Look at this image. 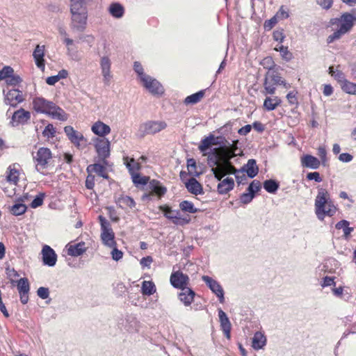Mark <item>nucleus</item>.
I'll use <instances>...</instances> for the list:
<instances>
[{
	"mask_svg": "<svg viewBox=\"0 0 356 356\" xmlns=\"http://www.w3.org/2000/svg\"><path fill=\"white\" fill-rule=\"evenodd\" d=\"M278 22V19L274 15L270 19L266 20L264 22V28L266 30H271Z\"/></svg>",
	"mask_w": 356,
	"mask_h": 356,
	"instance_id": "obj_57",
	"label": "nucleus"
},
{
	"mask_svg": "<svg viewBox=\"0 0 356 356\" xmlns=\"http://www.w3.org/2000/svg\"><path fill=\"white\" fill-rule=\"evenodd\" d=\"M44 45L37 44L33 52V56L36 66L42 71L45 68V60L44 59Z\"/></svg>",
	"mask_w": 356,
	"mask_h": 356,
	"instance_id": "obj_23",
	"label": "nucleus"
},
{
	"mask_svg": "<svg viewBox=\"0 0 356 356\" xmlns=\"http://www.w3.org/2000/svg\"><path fill=\"white\" fill-rule=\"evenodd\" d=\"M159 210H161L163 213L164 216L165 218H167L168 219H169L170 220H172V218H175L177 220H179L178 218H177L175 216H174L175 211L172 210L171 209V207H170L169 206L161 205L159 207Z\"/></svg>",
	"mask_w": 356,
	"mask_h": 356,
	"instance_id": "obj_47",
	"label": "nucleus"
},
{
	"mask_svg": "<svg viewBox=\"0 0 356 356\" xmlns=\"http://www.w3.org/2000/svg\"><path fill=\"white\" fill-rule=\"evenodd\" d=\"M237 143L238 140H236L230 146L213 148L209 153V163L212 167L211 171L218 180H220L226 175L236 172V168L230 160L238 154Z\"/></svg>",
	"mask_w": 356,
	"mask_h": 356,
	"instance_id": "obj_1",
	"label": "nucleus"
},
{
	"mask_svg": "<svg viewBox=\"0 0 356 356\" xmlns=\"http://www.w3.org/2000/svg\"><path fill=\"white\" fill-rule=\"evenodd\" d=\"M276 51H279L284 59L286 60H290L292 58V54L288 50L286 47L280 45L278 47H275Z\"/></svg>",
	"mask_w": 356,
	"mask_h": 356,
	"instance_id": "obj_50",
	"label": "nucleus"
},
{
	"mask_svg": "<svg viewBox=\"0 0 356 356\" xmlns=\"http://www.w3.org/2000/svg\"><path fill=\"white\" fill-rule=\"evenodd\" d=\"M6 181L14 186L17 185L20 175V165L18 163L10 165L6 170Z\"/></svg>",
	"mask_w": 356,
	"mask_h": 356,
	"instance_id": "obj_20",
	"label": "nucleus"
},
{
	"mask_svg": "<svg viewBox=\"0 0 356 356\" xmlns=\"http://www.w3.org/2000/svg\"><path fill=\"white\" fill-rule=\"evenodd\" d=\"M318 156L321 159V162L323 164V165L325 166L327 163V151L324 146H320L318 149Z\"/></svg>",
	"mask_w": 356,
	"mask_h": 356,
	"instance_id": "obj_54",
	"label": "nucleus"
},
{
	"mask_svg": "<svg viewBox=\"0 0 356 356\" xmlns=\"http://www.w3.org/2000/svg\"><path fill=\"white\" fill-rule=\"evenodd\" d=\"M25 99L22 91L18 89L9 90L5 94L4 102L7 105L16 107L19 104Z\"/></svg>",
	"mask_w": 356,
	"mask_h": 356,
	"instance_id": "obj_15",
	"label": "nucleus"
},
{
	"mask_svg": "<svg viewBox=\"0 0 356 356\" xmlns=\"http://www.w3.org/2000/svg\"><path fill=\"white\" fill-rule=\"evenodd\" d=\"M167 127L165 121L149 120L140 126V129L145 135H154Z\"/></svg>",
	"mask_w": 356,
	"mask_h": 356,
	"instance_id": "obj_12",
	"label": "nucleus"
},
{
	"mask_svg": "<svg viewBox=\"0 0 356 356\" xmlns=\"http://www.w3.org/2000/svg\"><path fill=\"white\" fill-rule=\"evenodd\" d=\"M264 188L267 192L275 193L279 188V184L273 179H268L264 182Z\"/></svg>",
	"mask_w": 356,
	"mask_h": 356,
	"instance_id": "obj_44",
	"label": "nucleus"
},
{
	"mask_svg": "<svg viewBox=\"0 0 356 356\" xmlns=\"http://www.w3.org/2000/svg\"><path fill=\"white\" fill-rule=\"evenodd\" d=\"M279 85L287 88L285 81L277 73H268L264 79L262 93L265 95H273Z\"/></svg>",
	"mask_w": 356,
	"mask_h": 356,
	"instance_id": "obj_7",
	"label": "nucleus"
},
{
	"mask_svg": "<svg viewBox=\"0 0 356 356\" xmlns=\"http://www.w3.org/2000/svg\"><path fill=\"white\" fill-rule=\"evenodd\" d=\"M33 106L34 110L38 113L48 114L60 120H66L65 113L62 108L56 106L54 103L47 101L42 97L34 98Z\"/></svg>",
	"mask_w": 356,
	"mask_h": 356,
	"instance_id": "obj_5",
	"label": "nucleus"
},
{
	"mask_svg": "<svg viewBox=\"0 0 356 356\" xmlns=\"http://www.w3.org/2000/svg\"><path fill=\"white\" fill-rule=\"evenodd\" d=\"M218 144H219V142L216 140L213 134H210L209 136L201 140V143L199 145V149L200 152H204L207 151L211 145Z\"/></svg>",
	"mask_w": 356,
	"mask_h": 356,
	"instance_id": "obj_33",
	"label": "nucleus"
},
{
	"mask_svg": "<svg viewBox=\"0 0 356 356\" xmlns=\"http://www.w3.org/2000/svg\"><path fill=\"white\" fill-rule=\"evenodd\" d=\"M72 20L70 27L72 30L83 32L87 25L88 12L71 13Z\"/></svg>",
	"mask_w": 356,
	"mask_h": 356,
	"instance_id": "obj_10",
	"label": "nucleus"
},
{
	"mask_svg": "<svg viewBox=\"0 0 356 356\" xmlns=\"http://www.w3.org/2000/svg\"><path fill=\"white\" fill-rule=\"evenodd\" d=\"M112 248H113V250L111 251L112 259L115 261H119L120 259H121L123 256V252L121 250L116 248V246H115Z\"/></svg>",
	"mask_w": 356,
	"mask_h": 356,
	"instance_id": "obj_63",
	"label": "nucleus"
},
{
	"mask_svg": "<svg viewBox=\"0 0 356 356\" xmlns=\"http://www.w3.org/2000/svg\"><path fill=\"white\" fill-rule=\"evenodd\" d=\"M205 94L204 90H200L197 92L192 94L188 97H186L184 99V104L186 105L188 104H195L200 102L202 98L204 97Z\"/></svg>",
	"mask_w": 356,
	"mask_h": 356,
	"instance_id": "obj_36",
	"label": "nucleus"
},
{
	"mask_svg": "<svg viewBox=\"0 0 356 356\" xmlns=\"http://www.w3.org/2000/svg\"><path fill=\"white\" fill-rule=\"evenodd\" d=\"M335 285H336V282L334 281V277H328V276L325 277L321 283V286L323 288L326 287V286H334Z\"/></svg>",
	"mask_w": 356,
	"mask_h": 356,
	"instance_id": "obj_62",
	"label": "nucleus"
},
{
	"mask_svg": "<svg viewBox=\"0 0 356 356\" xmlns=\"http://www.w3.org/2000/svg\"><path fill=\"white\" fill-rule=\"evenodd\" d=\"M245 172L247 173V175L250 177H254L259 172V168L256 164V161L254 159L248 160L245 169L244 168Z\"/></svg>",
	"mask_w": 356,
	"mask_h": 356,
	"instance_id": "obj_35",
	"label": "nucleus"
},
{
	"mask_svg": "<svg viewBox=\"0 0 356 356\" xmlns=\"http://www.w3.org/2000/svg\"><path fill=\"white\" fill-rule=\"evenodd\" d=\"M95 177L93 175H92L91 173H88V175L86 177V187L88 188V189H93L94 186H95Z\"/></svg>",
	"mask_w": 356,
	"mask_h": 356,
	"instance_id": "obj_59",
	"label": "nucleus"
},
{
	"mask_svg": "<svg viewBox=\"0 0 356 356\" xmlns=\"http://www.w3.org/2000/svg\"><path fill=\"white\" fill-rule=\"evenodd\" d=\"M186 188L191 193L197 195L204 193L201 184L194 178H190L185 184Z\"/></svg>",
	"mask_w": 356,
	"mask_h": 356,
	"instance_id": "obj_27",
	"label": "nucleus"
},
{
	"mask_svg": "<svg viewBox=\"0 0 356 356\" xmlns=\"http://www.w3.org/2000/svg\"><path fill=\"white\" fill-rule=\"evenodd\" d=\"M282 100L280 97L275 96L273 97H267L264 102V108L268 111L275 110L277 106H280Z\"/></svg>",
	"mask_w": 356,
	"mask_h": 356,
	"instance_id": "obj_31",
	"label": "nucleus"
},
{
	"mask_svg": "<svg viewBox=\"0 0 356 356\" xmlns=\"http://www.w3.org/2000/svg\"><path fill=\"white\" fill-rule=\"evenodd\" d=\"M86 1L87 0H70V13L87 11L86 8L84 6Z\"/></svg>",
	"mask_w": 356,
	"mask_h": 356,
	"instance_id": "obj_39",
	"label": "nucleus"
},
{
	"mask_svg": "<svg viewBox=\"0 0 356 356\" xmlns=\"http://www.w3.org/2000/svg\"><path fill=\"white\" fill-rule=\"evenodd\" d=\"M254 196L253 193H251L249 191L248 193H243L240 197V200L243 204H248L252 201Z\"/></svg>",
	"mask_w": 356,
	"mask_h": 356,
	"instance_id": "obj_60",
	"label": "nucleus"
},
{
	"mask_svg": "<svg viewBox=\"0 0 356 356\" xmlns=\"http://www.w3.org/2000/svg\"><path fill=\"white\" fill-rule=\"evenodd\" d=\"M218 184L217 191L220 195H225L234 188V181L233 178L227 177L222 180Z\"/></svg>",
	"mask_w": 356,
	"mask_h": 356,
	"instance_id": "obj_25",
	"label": "nucleus"
},
{
	"mask_svg": "<svg viewBox=\"0 0 356 356\" xmlns=\"http://www.w3.org/2000/svg\"><path fill=\"white\" fill-rule=\"evenodd\" d=\"M297 94H298L297 91L292 90V91H290L286 95V99H287L289 104H291V105L298 104Z\"/></svg>",
	"mask_w": 356,
	"mask_h": 356,
	"instance_id": "obj_56",
	"label": "nucleus"
},
{
	"mask_svg": "<svg viewBox=\"0 0 356 356\" xmlns=\"http://www.w3.org/2000/svg\"><path fill=\"white\" fill-rule=\"evenodd\" d=\"M276 17L279 19H284L289 17L288 12L284 9V7L282 6L279 10L275 15Z\"/></svg>",
	"mask_w": 356,
	"mask_h": 356,
	"instance_id": "obj_61",
	"label": "nucleus"
},
{
	"mask_svg": "<svg viewBox=\"0 0 356 356\" xmlns=\"http://www.w3.org/2000/svg\"><path fill=\"white\" fill-rule=\"evenodd\" d=\"M236 177V182L239 184H245L247 181V177L245 174L244 168H242L241 170H236V172L234 173Z\"/></svg>",
	"mask_w": 356,
	"mask_h": 356,
	"instance_id": "obj_48",
	"label": "nucleus"
},
{
	"mask_svg": "<svg viewBox=\"0 0 356 356\" xmlns=\"http://www.w3.org/2000/svg\"><path fill=\"white\" fill-rule=\"evenodd\" d=\"M22 81V79H21V77L17 74H15L13 72L12 75H10V76L8 77V79L6 81V83L8 86H15L20 83Z\"/></svg>",
	"mask_w": 356,
	"mask_h": 356,
	"instance_id": "obj_49",
	"label": "nucleus"
},
{
	"mask_svg": "<svg viewBox=\"0 0 356 356\" xmlns=\"http://www.w3.org/2000/svg\"><path fill=\"white\" fill-rule=\"evenodd\" d=\"M134 70L138 74V76L140 81H142L144 77L145 78L147 76H148L147 74L144 73V70L141 63L138 61L134 62Z\"/></svg>",
	"mask_w": 356,
	"mask_h": 356,
	"instance_id": "obj_51",
	"label": "nucleus"
},
{
	"mask_svg": "<svg viewBox=\"0 0 356 356\" xmlns=\"http://www.w3.org/2000/svg\"><path fill=\"white\" fill-rule=\"evenodd\" d=\"M179 218V220H177L175 218H172L171 221L176 225H185L190 222L191 221V217L189 215H181L180 211L177 210L175 211L174 216Z\"/></svg>",
	"mask_w": 356,
	"mask_h": 356,
	"instance_id": "obj_38",
	"label": "nucleus"
},
{
	"mask_svg": "<svg viewBox=\"0 0 356 356\" xmlns=\"http://www.w3.org/2000/svg\"><path fill=\"white\" fill-rule=\"evenodd\" d=\"M179 300L186 306H190L194 300L195 292L190 287L186 286L180 290L177 294Z\"/></svg>",
	"mask_w": 356,
	"mask_h": 356,
	"instance_id": "obj_22",
	"label": "nucleus"
},
{
	"mask_svg": "<svg viewBox=\"0 0 356 356\" xmlns=\"http://www.w3.org/2000/svg\"><path fill=\"white\" fill-rule=\"evenodd\" d=\"M26 211V207L22 203H17L14 204L10 208V212L13 215L19 216L24 213Z\"/></svg>",
	"mask_w": 356,
	"mask_h": 356,
	"instance_id": "obj_46",
	"label": "nucleus"
},
{
	"mask_svg": "<svg viewBox=\"0 0 356 356\" xmlns=\"http://www.w3.org/2000/svg\"><path fill=\"white\" fill-rule=\"evenodd\" d=\"M15 285L17 286L21 302L23 305L26 304L29 300L30 284L29 280L26 277L20 278Z\"/></svg>",
	"mask_w": 356,
	"mask_h": 356,
	"instance_id": "obj_17",
	"label": "nucleus"
},
{
	"mask_svg": "<svg viewBox=\"0 0 356 356\" xmlns=\"http://www.w3.org/2000/svg\"><path fill=\"white\" fill-rule=\"evenodd\" d=\"M42 263L45 266L53 267L57 261V254L48 245H44L41 251Z\"/></svg>",
	"mask_w": 356,
	"mask_h": 356,
	"instance_id": "obj_18",
	"label": "nucleus"
},
{
	"mask_svg": "<svg viewBox=\"0 0 356 356\" xmlns=\"http://www.w3.org/2000/svg\"><path fill=\"white\" fill-rule=\"evenodd\" d=\"M261 188V184L259 181L254 180L248 186V191L253 193L254 195V193L257 191H259Z\"/></svg>",
	"mask_w": 356,
	"mask_h": 356,
	"instance_id": "obj_58",
	"label": "nucleus"
},
{
	"mask_svg": "<svg viewBox=\"0 0 356 356\" xmlns=\"http://www.w3.org/2000/svg\"><path fill=\"white\" fill-rule=\"evenodd\" d=\"M98 220L101 226V240L102 243L109 248L116 246L115 233L113 231L111 223L103 216H99Z\"/></svg>",
	"mask_w": 356,
	"mask_h": 356,
	"instance_id": "obj_6",
	"label": "nucleus"
},
{
	"mask_svg": "<svg viewBox=\"0 0 356 356\" xmlns=\"http://www.w3.org/2000/svg\"><path fill=\"white\" fill-rule=\"evenodd\" d=\"M123 161L124 164L131 175L133 181L137 184H146L147 178H141L139 174V171L141 168L140 163L134 159L128 156H124Z\"/></svg>",
	"mask_w": 356,
	"mask_h": 356,
	"instance_id": "obj_8",
	"label": "nucleus"
},
{
	"mask_svg": "<svg viewBox=\"0 0 356 356\" xmlns=\"http://www.w3.org/2000/svg\"><path fill=\"white\" fill-rule=\"evenodd\" d=\"M341 89L346 93L356 95V83H352L348 80L341 85Z\"/></svg>",
	"mask_w": 356,
	"mask_h": 356,
	"instance_id": "obj_45",
	"label": "nucleus"
},
{
	"mask_svg": "<svg viewBox=\"0 0 356 356\" xmlns=\"http://www.w3.org/2000/svg\"><path fill=\"white\" fill-rule=\"evenodd\" d=\"M109 11L112 16L116 18L122 17L124 13L123 6L118 3H112L110 6Z\"/></svg>",
	"mask_w": 356,
	"mask_h": 356,
	"instance_id": "obj_41",
	"label": "nucleus"
},
{
	"mask_svg": "<svg viewBox=\"0 0 356 356\" xmlns=\"http://www.w3.org/2000/svg\"><path fill=\"white\" fill-rule=\"evenodd\" d=\"M349 225H350V223L348 220H341L339 222H338L335 225L336 229H343V236L346 238H348L350 236L351 232H353V230H354V228L349 227Z\"/></svg>",
	"mask_w": 356,
	"mask_h": 356,
	"instance_id": "obj_37",
	"label": "nucleus"
},
{
	"mask_svg": "<svg viewBox=\"0 0 356 356\" xmlns=\"http://www.w3.org/2000/svg\"><path fill=\"white\" fill-rule=\"evenodd\" d=\"M31 113L21 108L15 111L12 115L10 124L12 127H17L27 124L31 119Z\"/></svg>",
	"mask_w": 356,
	"mask_h": 356,
	"instance_id": "obj_16",
	"label": "nucleus"
},
{
	"mask_svg": "<svg viewBox=\"0 0 356 356\" xmlns=\"http://www.w3.org/2000/svg\"><path fill=\"white\" fill-rule=\"evenodd\" d=\"M86 170L88 173L95 172L104 179H108L109 177L106 166L100 163L90 164L87 167Z\"/></svg>",
	"mask_w": 356,
	"mask_h": 356,
	"instance_id": "obj_30",
	"label": "nucleus"
},
{
	"mask_svg": "<svg viewBox=\"0 0 356 356\" xmlns=\"http://www.w3.org/2000/svg\"><path fill=\"white\" fill-rule=\"evenodd\" d=\"M142 293L146 296H151L156 292V286L152 281H144L142 283Z\"/></svg>",
	"mask_w": 356,
	"mask_h": 356,
	"instance_id": "obj_40",
	"label": "nucleus"
},
{
	"mask_svg": "<svg viewBox=\"0 0 356 356\" xmlns=\"http://www.w3.org/2000/svg\"><path fill=\"white\" fill-rule=\"evenodd\" d=\"M202 280L207 284L209 289L216 295L219 298L220 303L224 302V291L220 284L214 280L213 278L204 275L202 277Z\"/></svg>",
	"mask_w": 356,
	"mask_h": 356,
	"instance_id": "obj_19",
	"label": "nucleus"
},
{
	"mask_svg": "<svg viewBox=\"0 0 356 356\" xmlns=\"http://www.w3.org/2000/svg\"><path fill=\"white\" fill-rule=\"evenodd\" d=\"M86 251L84 242H81L75 245H71L68 248L67 253L70 256L78 257L83 254Z\"/></svg>",
	"mask_w": 356,
	"mask_h": 356,
	"instance_id": "obj_32",
	"label": "nucleus"
},
{
	"mask_svg": "<svg viewBox=\"0 0 356 356\" xmlns=\"http://www.w3.org/2000/svg\"><path fill=\"white\" fill-rule=\"evenodd\" d=\"M315 212L320 220H323L325 216L332 217L337 208L330 200V194L325 189H321L315 199Z\"/></svg>",
	"mask_w": 356,
	"mask_h": 356,
	"instance_id": "obj_4",
	"label": "nucleus"
},
{
	"mask_svg": "<svg viewBox=\"0 0 356 356\" xmlns=\"http://www.w3.org/2000/svg\"><path fill=\"white\" fill-rule=\"evenodd\" d=\"M218 317L220 323V328L223 332L225 337L229 339L231 337L232 325L229 318L225 312L221 309H218Z\"/></svg>",
	"mask_w": 356,
	"mask_h": 356,
	"instance_id": "obj_21",
	"label": "nucleus"
},
{
	"mask_svg": "<svg viewBox=\"0 0 356 356\" xmlns=\"http://www.w3.org/2000/svg\"><path fill=\"white\" fill-rule=\"evenodd\" d=\"M13 73V69L10 66H4L0 70V81L6 80Z\"/></svg>",
	"mask_w": 356,
	"mask_h": 356,
	"instance_id": "obj_52",
	"label": "nucleus"
},
{
	"mask_svg": "<svg viewBox=\"0 0 356 356\" xmlns=\"http://www.w3.org/2000/svg\"><path fill=\"white\" fill-rule=\"evenodd\" d=\"M32 157L35 170L43 175H48L49 170L54 168V157L48 147H39L32 152Z\"/></svg>",
	"mask_w": 356,
	"mask_h": 356,
	"instance_id": "obj_3",
	"label": "nucleus"
},
{
	"mask_svg": "<svg viewBox=\"0 0 356 356\" xmlns=\"http://www.w3.org/2000/svg\"><path fill=\"white\" fill-rule=\"evenodd\" d=\"M321 163V162L319 159L310 154H305L301 157V164L305 168L318 169Z\"/></svg>",
	"mask_w": 356,
	"mask_h": 356,
	"instance_id": "obj_28",
	"label": "nucleus"
},
{
	"mask_svg": "<svg viewBox=\"0 0 356 356\" xmlns=\"http://www.w3.org/2000/svg\"><path fill=\"white\" fill-rule=\"evenodd\" d=\"M68 139L78 148H83L86 145V140L83 134L76 130L71 126H66L64 128Z\"/></svg>",
	"mask_w": 356,
	"mask_h": 356,
	"instance_id": "obj_13",
	"label": "nucleus"
},
{
	"mask_svg": "<svg viewBox=\"0 0 356 356\" xmlns=\"http://www.w3.org/2000/svg\"><path fill=\"white\" fill-rule=\"evenodd\" d=\"M143 86L153 95H161L164 92V88L162 85L155 79L150 76L144 77L140 81Z\"/></svg>",
	"mask_w": 356,
	"mask_h": 356,
	"instance_id": "obj_14",
	"label": "nucleus"
},
{
	"mask_svg": "<svg viewBox=\"0 0 356 356\" xmlns=\"http://www.w3.org/2000/svg\"><path fill=\"white\" fill-rule=\"evenodd\" d=\"M55 134L56 129L51 124H47L42 131V135L48 138L54 137Z\"/></svg>",
	"mask_w": 356,
	"mask_h": 356,
	"instance_id": "obj_55",
	"label": "nucleus"
},
{
	"mask_svg": "<svg viewBox=\"0 0 356 356\" xmlns=\"http://www.w3.org/2000/svg\"><path fill=\"white\" fill-rule=\"evenodd\" d=\"M38 296L42 299H47L49 297V291L48 288L40 287L37 291Z\"/></svg>",
	"mask_w": 356,
	"mask_h": 356,
	"instance_id": "obj_64",
	"label": "nucleus"
},
{
	"mask_svg": "<svg viewBox=\"0 0 356 356\" xmlns=\"http://www.w3.org/2000/svg\"><path fill=\"white\" fill-rule=\"evenodd\" d=\"M151 184L152 185V191L159 197L164 195L166 193V188L161 186L159 181L152 180Z\"/></svg>",
	"mask_w": 356,
	"mask_h": 356,
	"instance_id": "obj_43",
	"label": "nucleus"
},
{
	"mask_svg": "<svg viewBox=\"0 0 356 356\" xmlns=\"http://www.w3.org/2000/svg\"><path fill=\"white\" fill-rule=\"evenodd\" d=\"M170 282L174 288L181 290L188 286L190 278L188 275L184 274L182 271L179 270L171 273Z\"/></svg>",
	"mask_w": 356,
	"mask_h": 356,
	"instance_id": "obj_11",
	"label": "nucleus"
},
{
	"mask_svg": "<svg viewBox=\"0 0 356 356\" xmlns=\"http://www.w3.org/2000/svg\"><path fill=\"white\" fill-rule=\"evenodd\" d=\"M100 65L102 75L104 76V81L106 84H108L112 77L111 74V63L110 59L107 56L102 57L101 59Z\"/></svg>",
	"mask_w": 356,
	"mask_h": 356,
	"instance_id": "obj_26",
	"label": "nucleus"
},
{
	"mask_svg": "<svg viewBox=\"0 0 356 356\" xmlns=\"http://www.w3.org/2000/svg\"><path fill=\"white\" fill-rule=\"evenodd\" d=\"M115 202L122 209H133L136 207V202L134 199L125 195H121L118 197Z\"/></svg>",
	"mask_w": 356,
	"mask_h": 356,
	"instance_id": "obj_29",
	"label": "nucleus"
},
{
	"mask_svg": "<svg viewBox=\"0 0 356 356\" xmlns=\"http://www.w3.org/2000/svg\"><path fill=\"white\" fill-rule=\"evenodd\" d=\"M91 130L95 135L100 136V138H104L105 136L111 132L110 127L100 120L97 121L92 124Z\"/></svg>",
	"mask_w": 356,
	"mask_h": 356,
	"instance_id": "obj_24",
	"label": "nucleus"
},
{
	"mask_svg": "<svg viewBox=\"0 0 356 356\" xmlns=\"http://www.w3.org/2000/svg\"><path fill=\"white\" fill-rule=\"evenodd\" d=\"M6 275H7L8 278L10 280V283L13 285H15V282H17V281H15V279L19 276L17 271L15 270L14 268H6Z\"/></svg>",
	"mask_w": 356,
	"mask_h": 356,
	"instance_id": "obj_53",
	"label": "nucleus"
},
{
	"mask_svg": "<svg viewBox=\"0 0 356 356\" xmlns=\"http://www.w3.org/2000/svg\"><path fill=\"white\" fill-rule=\"evenodd\" d=\"M93 142L99 160L106 164V159L110 156L111 152L110 141L106 138H96Z\"/></svg>",
	"mask_w": 356,
	"mask_h": 356,
	"instance_id": "obj_9",
	"label": "nucleus"
},
{
	"mask_svg": "<svg viewBox=\"0 0 356 356\" xmlns=\"http://www.w3.org/2000/svg\"><path fill=\"white\" fill-rule=\"evenodd\" d=\"M179 208L182 211L188 212L190 213H195L199 209L194 207V204L189 201L184 200L180 202Z\"/></svg>",
	"mask_w": 356,
	"mask_h": 356,
	"instance_id": "obj_42",
	"label": "nucleus"
},
{
	"mask_svg": "<svg viewBox=\"0 0 356 356\" xmlns=\"http://www.w3.org/2000/svg\"><path fill=\"white\" fill-rule=\"evenodd\" d=\"M356 23V12L354 13H345L340 17L332 18L330 26H337L338 29L327 38V43H332L339 40L342 35L351 30Z\"/></svg>",
	"mask_w": 356,
	"mask_h": 356,
	"instance_id": "obj_2",
	"label": "nucleus"
},
{
	"mask_svg": "<svg viewBox=\"0 0 356 356\" xmlns=\"http://www.w3.org/2000/svg\"><path fill=\"white\" fill-rule=\"evenodd\" d=\"M266 342V339L264 334L260 332H257L252 338V347L259 350L262 348Z\"/></svg>",
	"mask_w": 356,
	"mask_h": 356,
	"instance_id": "obj_34",
	"label": "nucleus"
}]
</instances>
